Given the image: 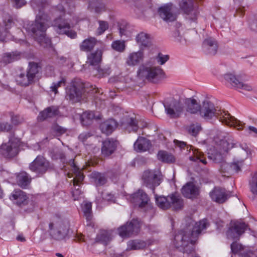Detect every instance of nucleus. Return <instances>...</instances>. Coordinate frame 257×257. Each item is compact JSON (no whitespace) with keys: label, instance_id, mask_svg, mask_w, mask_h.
Instances as JSON below:
<instances>
[{"label":"nucleus","instance_id":"18","mask_svg":"<svg viewBox=\"0 0 257 257\" xmlns=\"http://www.w3.org/2000/svg\"><path fill=\"white\" fill-rule=\"evenodd\" d=\"M246 225L242 222H235L227 230L226 234L228 238L238 239L246 229Z\"/></svg>","mask_w":257,"mask_h":257},{"label":"nucleus","instance_id":"38","mask_svg":"<svg viewBox=\"0 0 257 257\" xmlns=\"http://www.w3.org/2000/svg\"><path fill=\"white\" fill-rule=\"evenodd\" d=\"M119 30L121 37L124 36L126 38H129L132 36L133 29L126 23L123 22L119 24Z\"/></svg>","mask_w":257,"mask_h":257},{"label":"nucleus","instance_id":"11","mask_svg":"<svg viewBox=\"0 0 257 257\" xmlns=\"http://www.w3.org/2000/svg\"><path fill=\"white\" fill-rule=\"evenodd\" d=\"M52 168L49 161L40 155L38 156L29 165V168L32 171L40 175L44 174Z\"/></svg>","mask_w":257,"mask_h":257},{"label":"nucleus","instance_id":"37","mask_svg":"<svg viewBox=\"0 0 257 257\" xmlns=\"http://www.w3.org/2000/svg\"><path fill=\"white\" fill-rule=\"evenodd\" d=\"M17 181L19 186L25 188L31 182V179L26 172H22L17 175Z\"/></svg>","mask_w":257,"mask_h":257},{"label":"nucleus","instance_id":"39","mask_svg":"<svg viewBox=\"0 0 257 257\" xmlns=\"http://www.w3.org/2000/svg\"><path fill=\"white\" fill-rule=\"evenodd\" d=\"M91 177L94 180V183L97 186L103 185L107 182V179L105 175L100 173L92 172L91 174Z\"/></svg>","mask_w":257,"mask_h":257},{"label":"nucleus","instance_id":"61","mask_svg":"<svg viewBox=\"0 0 257 257\" xmlns=\"http://www.w3.org/2000/svg\"><path fill=\"white\" fill-rule=\"evenodd\" d=\"M243 248L241 244L237 243L236 242H233L231 244V249L232 251L236 253Z\"/></svg>","mask_w":257,"mask_h":257},{"label":"nucleus","instance_id":"24","mask_svg":"<svg viewBox=\"0 0 257 257\" xmlns=\"http://www.w3.org/2000/svg\"><path fill=\"white\" fill-rule=\"evenodd\" d=\"M217 42L212 38L205 39L202 44L203 52L209 55H214L218 50Z\"/></svg>","mask_w":257,"mask_h":257},{"label":"nucleus","instance_id":"26","mask_svg":"<svg viewBox=\"0 0 257 257\" xmlns=\"http://www.w3.org/2000/svg\"><path fill=\"white\" fill-rule=\"evenodd\" d=\"M186 111L189 113L195 114L199 112L201 105L199 104L197 100L193 98H187L182 99Z\"/></svg>","mask_w":257,"mask_h":257},{"label":"nucleus","instance_id":"42","mask_svg":"<svg viewBox=\"0 0 257 257\" xmlns=\"http://www.w3.org/2000/svg\"><path fill=\"white\" fill-rule=\"evenodd\" d=\"M95 118V115L92 111H86L81 115L80 119L83 125H88L91 124L92 120Z\"/></svg>","mask_w":257,"mask_h":257},{"label":"nucleus","instance_id":"22","mask_svg":"<svg viewBox=\"0 0 257 257\" xmlns=\"http://www.w3.org/2000/svg\"><path fill=\"white\" fill-rule=\"evenodd\" d=\"M144 53L142 50L133 52L128 54L125 63L128 66H136L143 62L144 59Z\"/></svg>","mask_w":257,"mask_h":257},{"label":"nucleus","instance_id":"1","mask_svg":"<svg viewBox=\"0 0 257 257\" xmlns=\"http://www.w3.org/2000/svg\"><path fill=\"white\" fill-rule=\"evenodd\" d=\"M208 225L207 219L195 223L191 218H188L186 226L175 235V247L184 253L190 254V257H199L193 252L194 244L198 235Z\"/></svg>","mask_w":257,"mask_h":257},{"label":"nucleus","instance_id":"52","mask_svg":"<svg viewBox=\"0 0 257 257\" xmlns=\"http://www.w3.org/2000/svg\"><path fill=\"white\" fill-rule=\"evenodd\" d=\"M13 21L11 20H9L8 24L6 25V27L4 28L3 26H0V40L2 41L4 39L6 34L8 32V30L12 26Z\"/></svg>","mask_w":257,"mask_h":257},{"label":"nucleus","instance_id":"16","mask_svg":"<svg viewBox=\"0 0 257 257\" xmlns=\"http://www.w3.org/2000/svg\"><path fill=\"white\" fill-rule=\"evenodd\" d=\"M243 164V159L234 161L230 164L226 163L225 161L219 165V171L223 174V176H228L240 171Z\"/></svg>","mask_w":257,"mask_h":257},{"label":"nucleus","instance_id":"14","mask_svg":"<svg viewBox=\"0 0 257 257\" xmlns=\"http://www.w3.org/2000/svg\"><path fill=\"white\" fill-rule=\"evenodd\" d=\"M141 227L140 222L138 219H133L130 222L127 223L118 228V232L121 237H130L137 234Z\"/></svg>","mask_w":257,"mask_h":257},{"label":"nucleus","instance_id":"2","mask_svg":"<svg viewBox=\"0 0 257 257\" xmlns=\"http://www.w3.org/2000/svg\"><path fill=\"white\" fill-rule=\"evenodd\" d=\"M31 6L33 9L38 11L34 23H33L27 28V31L31 33L34 39L40 45L45 47L50 44V40L46 37L45 32L49 27L50 18L43 11L46 5V1L32 0Z\"/></svg>","mask_w":257,"mask_h":257},{"label":"nucleus","instance_id":"19","mask_svg":"<svg viewBox=\"0 0 257 257\" xmlns=\"http://www.w3.org/2000/svg\"><path fill=\"white\" fill-rule=\"evenodd\" d=\"M211 199L218 203H223L230 196V193L225 189L220 187H215L210 192Z\"/></svg>","mask_w":257,"mask_h":257},{"label":"nucleus","instance_id":"30","mask_svg":"<svg viewBox=\"0 0 257 257\" xmlns=\"http://www.w3.org/2000/svg\"><path fill=\"white\" fill-rule=\"evenodd\" d=\"M58 113V108L56 106H52L47 107L43 111H41L38 116V119L40 121H43L46 118L57 115Z\"/></svg>","mask_w":257,"mask_h":257},{"label":"nucleus","instance_id":"20","mask_svg":"<svg viewBox=\"0 0 257 257\" xmlns=\"http://www.w3.org/2000/svg\"><path fill=\"white\" fill-rule=\"evenodd\" d=\"M174 5L172 3H168L159 9V13L162 19L167 22L174 21L176 15L173 13Z\"/></svg>","mask_w":257,"mask_h":257},{"label":"nucleus","instance_id":"58","mask_svg":"<svg viewBox=\"0 0 257 257\" xmlns=\"http://www.w3.org/2000/svg\"><path fill=\"white\" fill-rule=\"evenodd\" d=\"M168 55H164L161 53H159L156 57V60L158 63L160 65L164 64L169 60Z\"/></svg>","mask_w":257,"mask_h":257},{"label":"nucleus","instance_id":"15","mask_svg":"<svg viewBox=\"0 0 257 257\" xmlns=\"http://www.w3.org/2000/svg\"><path fill=\"white\" fill-rule=\"evenodd\" d=\"M55 31L59 34H66L71 38H75L76 37V33L72 30H70V26L67 21L61 18L56 19L53 24Z\"/></svg>","mask_w":257,"mask_h":257},{"label":"nucleus","instance_id":"21","mask_svg":"<svg viewBox=\"0 0 257 257\" xmlns=\"http://www.w3.org/2000/svg\"><path fill=\"white\" fill-rule=\"evenodd\" d=\"M68 163L70 167V170L74 176L72 180L74 189H80L79 183L83 180L84 176L79 168L74 163L73 159L70 160Z\"/></svg>","mask_w":257,"mask_h":257},{"label":"nucleus","instance_id":"27","mask_svg":"<svg viewBox=\"0 0 257 257\" xmlns=\"http://www.w3.org/2000/svg\"><path fill=\"white\" fill-rule=\"evenodd\" d=\"M151 146L150 141L143 137H139L134 144V149L138 152L147 151Z\"/></svg>","mask_w":257,"mask_h":257},{"label":"nucleus","instance_id":"46","mask_svg":"<svg viewBox=\"0 0 257 257\" xmlns=\"http://www.w3.org/2000/svg\"><path fill=\"white\" fill-rule=\"evenodd\" d=\"M223 77L225 80L232 87L235 88L237 87L238 83H239L240 81L234 74L232 73H227L224 74Z\"/></svg>","mask_w":257,"mask_h":257},{"label":"nucleus","instance_id":"3","mask_svg":"<svg viewBox=\"0 0 257 257\" xmlns=\"http://www.w3.org/2000/svg\"><path fill=\"white\" fill-rule=\"evenodd\" d=\"M199 114L206 120H210L213 117H217L222 123L236 127L237 130L242 129L244 123L231 116L227 111L217 109L214 104L209 100H204L201 105Z\"/></svg>","mask_w":257,"mask_h":257},{"label":"nucleus","instance_id":"33","mask_svg":"<svg viewBox=\"0 0 257 257\" xmlns=\"http://www.w3.org/2000/svg\"><path fill=\"white\" fill-rule=\"evenodd\" d=\"M102 51L101 50H97L95 52L88 55L87 62L94 67L99 65L101 61Z\"/></svg>","mask_w":257,"mask_h":257},{"label":"nucleus","instance_id":"32","mask_svg":"<svg viewBox=\"0 0 257 257\" xmlns=\"http://www.w3.org/2000/svg\"><path fill=\"white\" fill-rule=\"evenodd\" d=\"M117 126L116 122L113 119H109L100 124V129L102 133L107 135H110Z\"/></svg>","mask_w":257,"mask_h":257},{"label":"nucleus","instance_id":"6","mask_svg":"<svg viewBox=\"0 0 257 257\" xmlns=\"http://www.w3.org/2000/svg\"><path fill=\"white\" fill-rule=\"evenodd\" d=\"M86 91V84L80 79H75L66 88V98L72 103L79 102Z\"/></svg>","mask_w":257,"mask_h":257},{"label":"nucleus","instance_id":"13","mask_svg":"<svg viewBox=\"0 0 257 257\" xmlns=\"http://www.w3.org/2000/svg\"><path fill=\"white\" fill-rule=\"evenodd\" d=\"M182 99L180 98L178 101L172 100L164 104L165 111L170 117H178L183 112L184 107L182 103Z\"/></svg>","mask_w":257,"mask_h":257},{"label":"nucleus","instance_id":"56","mask_svg":"<svg viewBox=\"0 0 257 257\" xmlns=\"http://www.w3.org/2000/svg\"><path fill=\"white\" fill-rule=\"evenodd\" d=\"M221 143L223 146V150L224 152H227L229 149L237 146V145L233 142L229 143L225 140L221 141Z\"/></svg>","mask_w":257,"mask_h":257},{"label":"nucleus","instance_id":"17","mask_svg":"<svg viewBox=\"0 0 257 257\" xmlns=\"http://www.w3.org/2000/svg\"><path fill=\"white\" fill-rule=\"evenodd\" d=\"M130 201L141 208L149 206L148 196L142 189H139L137 192L132 194L130 196Z\"/></svg>","mask_w":257,"mask_h":257},{"label":"nucleus","instance_id":"5","mask_svg":"<svg viewBox=\"0 0 257 257\" xmlns=\"http://www.w3.org/2000/svg\"><path fill=\"white\" fill-rule=\"evenodd\" d=\"M47 223V231L51 239L59 241L64 239L67 236L69 226L67 222L61 218L54 216Z\"/></svg>","mask_w":257,"mask_h":257},{"label":"nucleus","instance_id":"54","mask_svg":"<svg viewBox=\"0 0 257 257\" xmlns=\"http://www.w3.org/2000/svg\"><path fill=\"white\" fill-rule=\"evenodd\" d=\"M173 36L175 38L176 41L179 42L182 44H186L187 43L186 39L185 38H183L180 32L178 30H176L174 32Z\"/></svg>","mask_w":257,"mask_h":257},{"label":"nucleus","instance_id":"45","mask_svg":"<svg viewBox=\"0 0 257 257\" xmlns=\"http://www.w3.org/2000/svg\"><path fill=\"white\" fill-rule=\"evenodd\" d=\"M137 43L140 45L146 47L150 43V38L148 34L142 32L139 33L136 38Z\"/></svg>","mask_w":257,"mask_h":257},{"label":"nucleus","instance_id":"49","mask_svg":"<svg viewBox=\"0 0 257 257\" xmlns=\"http://www.w3.org/2000/svg\"><path fill=\"white\" fill-rule=\"evenodd\" d=\"M112 49L117 52H122L125 49V45L124 41L117 40L111 44Z\"/></svg>","mask_w":257,"mask_h":257},{"label":"nucleus","instance_id":"48","mask_svg":"<svg viewBox=\"0 0 257 257\" xmlns=\"http://www.w3.org/2000/svg\"><path fill=\"white\" fill-rule=\"evenodd\" d=\"M51 156L52 159H60L61 162L65 163L66 161L65 156L63 152L58 149H54L51 152Z\"/></svg>","mask_w":257,"mask_h":257},{"label":"nucleus","instance_id":"4","mask_svg":"<svg viewBox=\"0 0 257 257\" xmlns=\"http://www.w3.org/2000/svg\"><path fill=\"white\" fill-rule=\"evenodd\" d=\"M155 59L151 58L142 64L138 70L139 77L154 83H158L166 78L164 70L160 66H154Z\"/></svg>","mask_w":257,"mask_h":257},{"label":"nucleus","instance_id":"60","mask_svg":"<svg viewBox=\"0 0 257 257\" xmlns=\"http://www.w3.org/2000/svg\"><path fill=\"white\" fill-rule=\"evenodd\" d=\"M11 1L13 6L16 9L21 8L26 4L25 0H11Z\"/></svg>","mask_w":257,"mask_h":257},{"label":"nucleus","instance_id":"43","mask_svg":"<svg viewBox=\"0 0 257 257\" xmlns=\"http://www.w3.org/2000/svg\"><path fill=\"white\" fill-rule=\"evenodd\" d=\"M147 243L143 240H131L127 243V249H140L146 247Z\"/></svg>","mask_w":257,"mask_h":257},{"label":"nucleus","instance_id":"9","mask_svg":"<svg viewBox=\"0 0 257 257\" xmlns=\"http://www.w3.org/2000/svg\"><path fill=\"white\" fill-rule=\"evenodd\" d=\"M144 184L154 191L156 187L159 186L161 181V173L159 170H148L144 171L142 176Z\"/></svg>","mask_w":257,"mask_h":257},{"label":"nucleus","instance_id":"41","mask_svg":"<svg viewBox=\"0 0 257 257\" xmlns=\"http://www.w3.org/2000/svg\"><path fill=\"white\" fill-rule=\"evenodd\" d=\"M157 157L159 160L165 163H172L175 161L174 157L171 154L164 151H160Z\"/></svg>","mask_w":257,"mask_h":257},{"label":"nucleus","instance_id":"31","mask_svg":"<svg viewBox=\"0 0 257 257\" xmlns=\"http://www.w3.org/2000/svg\"><path fill=\"white\" fill-rule=\"evenodd\" d=\"M127 124L126 130L129 132L131 131L136 132L139 127H145L147 126V124L145 121L142 120L138 121L136 118L131 117L127 118Z\"/></svg>","mask_w":257,"mask_h":257},{"label":"nucleus","instance_id":"28","mask_svg":"<svg viewBox=\"0 0 257 257\" xmlns=\"http://www.w3.org/2000/svg\"><path fill=\"white\" fill-rule=\"evenodd\" d=\"M10 198L15 201L16 203L20 206L27 203L28 197L26 193L21 190H15L12 193Z\"/></svg>","mask_w":257,"mask_h":257},{"label":"nucleus","instance_id":"29","mask_svg":"<svg viewBox=\"0 0 257 257\" xmlns=\"http://www.w3.org/2000/svg\"><path fill=\"white\" fill-rule=\"evenodd\" d=\"M58 113V108L56 106H52L47 107L43 111H41L38 116V119L40 121H43L46 118L57 115Z\"/></svg>","mask_w":257,"mask_h":257},{"label":"nucleus","instance_id":"25","mask_svg":"<svg viewBox=\"0 0 257 257\" xmlns=\"http://www.w3.org/2000/svg\"><path fill=\"white\" fill-rule=\"evenodd\" d=\"M182 193L186 198L193 199L197 197L199 195V188L193 182L186 183L182 188Z\"/></svg>","mask_w":257,"mask_h":257},{"label":"nucleus","instance_id":"64","mask_svg":"<svg viewBox=\"0 0 257 257\" xmlns=\"http://www.w3.org/2000/svg\"><path fill=\"white\" fill-rule=\"evenodd\" d=\"M82 192L80 189H74L72 191V196L74 198V200H78L80 196L81 195Z\"/></svg>","mask_w":257,"mask_h":257},{"label":"nucleus","instance_id":"34","mask_svg":"<svg viewBox=\"0 0 257 257\" xmlns=\"http://www.w3.org/2000/svg\"><path fill=\"white\" fill-rule=\"evenodd\" d=\"M93 69V74L99 78L107 76L111 72L110 67L108 65L102 66L98 65L94 67Z\"/></svg>","mask_w":257,"mask_h":257},{"label":"nucleus","instance_id":"23","mask_svg":"<svg viewBox=\"0 0 257 257\" xmlns=\"http://www.w3.org/2000/svg\"><path fill=\"white\" fill-rule=\"evenodd\" d=\"M117 146V141L111 139H108L102 142L101 154L103 157H108L115 151Z\"/></svg>","mask_w":257,"mask_h":257},{"label":"nucleus","instance_id":"10","mask_svg":"<svg viewBox=\"0 0 257 257\" xmlns=\"http://www.w3.org/2000/svg\"><path fill=\"white\" fill-rule=\"evenodd\" d=\"M178 5L180 10L187 15L188 20L192 22H196L199 12L194 0H181Z\"/></svg>","mask_w":257,"mask_h":257},{"label":"nucleus","instance_id":"57","mask_svg":"<svg viewBox=\"0 0 257 257\" xmlns=\"http://www.w3.org/2000/svg\"><path fill=\"white\" fill-rule=\"evenodd\" d=\"M201 130V127L199 124H194L190 126L189 131L193 136H196Z\"/></svg>","mask_w":257,"mask_h":257},{"label":"nucleus","instance_id":"55","mask_svg":"<svg viewBox=\"0 0 257 257\" xmlns=\"http://www.w3.org/2000/svg\"><path fill=\"white\" fill-rule=\"evenodd\" d=\"M65 80L64 79H62L60 81L55 83L54 82L52 83V85L50 86V90L54 92L55 94L58 93V88L61 86L62 84H65Z\"/></svg>","mask_w":257,"mask_h":257},{"label":"nucleus","instance_id":"36","mask_svg":"<svg viewBox=\"0 0 257 257\" xmlns=\"http://www.w3.org/2000/svg\"><path fill=\"white\" fill-rule=\"evenodd\" d=\"M112 237V230H100L98 233L96 239L104 244H106Z\"/></svg>","mask_w":257,"mask_h":257},{"label":"nucleus","instance_id":"12","mask_svg":"<svg viewBox=\"0 0 257 257\" xmlns=\"http://www.w3.org/2000/svg\"><path fill=\"white\" fill-rule=\"evenodd\" d=\"M19 146V139L12 138L7 143L2 145L1 152L6 158L13 157L18 153Z\"/></svg>","mask_w":257,"mask_h":257},{"label":"nucleus","instance_id":"62","mask_svg":"<svg viewBox=\"0 0 257 257\" xmlns=\"http://www.w3.org/2000/svg\"><path fill=\"white\" fill-rule=\"evenodd\" d=\"M237 88L248 91H251L252 89V87L250 85L247 84L243 83L242 82H239V83H238V86Z\"/></svg>","mask_w":257,"mask_h":257},{"label":"nucleus","instance_id":"63","mask_svg":"<svg viewBox=\"0 0 257 257\" xmlns=\"http://www.w3.org/2000/svg\"><path fill=\"white\" fill-rule=\"evenodd\" d=\"M12 129V126L8 123H0V132L9 131Z\"/></svg>","mask_w":257,"mask_h":257},{"label":"nucleus","instance_id":"59","mask_svg":"<svg viewBox=\"0 0 257 257\" xmlns=\"http://www.w3.org/2000/svg\"><path fill=\"white\" fill-rule=\"evenodd\" d=\"M102 197L104 200L112 202H114L115 199L113 194L106 192H102Z\"/></svg>","mask_w":257,"mask_h":257},{"label":"nucleus","instance_id":"47","mask_svg":"<svg viewBox=\"0 0 257 257\" xmlns=\"http://www.w3.org/2000/svg\"><path fill=\"white\" fill-rule=\"evenodd\" d=\"M189 159L192 161H199L202 163L203 164L207 163L206 160L204 158L203 154L198 150H195L193 151V156L190 157Z\"/></svg>","mask_w":257,"mask_h":257},{"label":"nucleus","instance_id":"7","mask_svg":"<svg viewBox=\"0 0 257 257\" xmlns=\"http://www.w3.org/2000/svg\"><path fill=\"white\" fill-rule=\"evenodd\" d=\"M156 203L159 207L166 210L172 207L175 210L182 208L183 201L181 197L176 194H172L167 197H156Z\"/></svg>","mask_w":257,"mask_h":257},{"label":"nucleus","instance_id":"50","mask_svg":"<svg viewBox=\"0 0 257 257\" xmlns=\"http://www.w3.org/2000/svg\"><path fill=\"white\" fill-rule=\"evenodd\" d=\"M250 190L253 195H257V173L254 174L249 181Z\"/></svg>","mask_w":257,"mask_h":257},{"label":"nucleus","instance_id":"35","mask_svg":"<svg viewBox=\"0 0 257 257\" xmlns=\"http://www.w3.org/2000/svg\"><path fill=\"white\" fill-rule=\"evenodd\" d=\"M97 40L95 38L90 37L84 40L80 45V50L83 51L89 52L92 50L96 44Z\"/></svg>","mask_w":257,"mask_h":257},{"label":"nucleus","instance_id":"53","mask_svg":"<svg viewBox=\"0 0 257 257\" xmlns=\"http://www.w3.org/2000/svg\"><path fill=\"white\" fill-rule=\"evenodd\" d=\"M99 27L97 30V33L98 35L102 34L108 28V24L106 21H98Z\"/></svg>","mask_w":257,"mask_h":257},{"label":"nucleus","instance_id":"40","mask_svg":"<svg viewBox=\"0 0 257 257\" xmlns=\"http://www.w3.org/2000/svg\"><path fill=\"white\" fill-rule=\"evenodd\" d=\"M88 8L90 11L94 10L96 13H99L105 10V5L98 0L89 2Z\"/></svg>","mask_w":257,"mask_h":257},{"label":"nucleus","instance_id":"44","mask_svg":"<svg viewBox=\"0 0 257 257\" xmlns=\"http://www.w3.org/2000/svg\"><path fill=\"white\" fill-rule=\"evenodd\" d=\"M83 211L87 222H90L92 218V204L90 202H84ZM87 225H90L91 222L88 223Z\"/></svg>","mask_w":257,"mask_h":257},{"label":"nucleus","instance_id":"51","mask_svg":"<svg viewBox=\"0 0 257 257\" xmlns=\"http://www.w3.org/2000/svg\"><path fill=\"white\" fill-rule=\"evenodd\" d=\"M209 158L212 159L214 163L218 164L219 165L225 161L224 155L220 152L212 154L211 156H209Z\"/></svg>","mask_w":257,"mask_h":257},{"label":"nucleus","instance_id":"8","mask_svg":"<svg viewBox=\"0 0 257 257\" xmlns=\"http://www.w3.org/2000/svg\"><path fill=\"white\" fill-rule=\"evenodd\" d=\"M39 72L38 65L34 62H30L26 72H21L16 78L18 84L27 86L34 82L36 75Z\"/></svg>","mask_w":257,"mask_h":257}]
</instances>
